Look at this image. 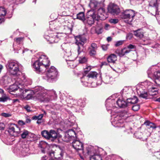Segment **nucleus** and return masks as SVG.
I'll return each mask as SVG.
<instances>
[{
	"instance_id": "nucleus-6",
	"label": "nucleus",
	"mask_w": 160,
	"mask_h": 160,
	"mask_svg": "<svg viewBox=\"0 0 160 160\" xmlns=\"http://www.w3.org/2000/svg\"><path fill=\"white\" fill-rule=\"evenodd\" d=\"M135 16V12L131 9L126 10L122 13V18L124 22L128 24H131Z\"/></svg>"
},
{
	"instance_id": "nucleus-55",
	"label": "nucleus",
	"mask_w": 160,
	"mask_h": 160,
	"mask_svg": "<svg viewBox=\"0 0 160 160\" xmlns=\"http://www.w3.org/2000/svg\"><path fill=\"white\" fill-rule=\"evenodd\" d=\"M109 46V44L102 45V49L104 51L107 50L108 48V47Z\"/></svg>"
},
{
	"instance_id": "nucleus-51",
	"label": "nucleus",
	"mask_w": 160,
	"mask_h": 160,
	"mask_svg": "<svg viewBox=\"0 0 160 160\" xmlns=\"http://www.w3.org/2000/svg\"><path fill=\"white\" fill-rule=\"evenodd\" d=\"M140 108V106L139 105H133L132 108V110L135 111H138Z\"/></svg>"
},
{
	"instance_id": "nucleus-9",
	"label": "nucleus",
	"mask_w": 160,
	"mask_h": 160,
	"mask_svg": "<svg viewBox=\"0 0 160 160\" xmlns=\"http://www.w3.org/2000/svg\"><path fill=\"white\" fill-rule=\"evenodd\" d=\"M63 33H58L57 34H50L49 35L45 34L44 38L49 42V43H53L58 42L61 38V35Z\"/></svg>"
},
{
	"instance_id": "nucleus-54",
	"label": "nucleus",
	"mask_w": 160,
	"mask_h": 160,
	"mask_svg": "<svg viewBox=\"0 0 160 160\" xmlns=\"http://www.w3.org/2000/svg\"><path fill=\"white\" fill-rule=\"evenodd\" d=\"M55 151L53 150H51L49 151V155L52 158L54 157L55 153Z\"/></svg>"
},
{
	"instance_id": "nucleus-40",
	"label": "nucleus",
	"mask_w": 160,
	"mask_h": 160,
	"mask_svg": "<svg viewBox=\"0 0 160 160\" xmlns=\"http://www.w3.org/2000/svg\"><path fill=\"white\" fill-rule=\"evenodd\" d=\"M81 79L82 82H86L87 83L89 82V80L90 78L89 77H88V75H83V77L81 78Z\"/></svg>"
},
{
	"instance_id": "nucleus-18",
	"label": "nucleus",
	"mask_w": 160,
	"mask_h": 160,
	"mask_svg": "<svg viewBox=\"0 0 160 160\" xmlns=\"http://www.w3.org/2000/svg\"><path fill=\"white\" fill-rule=\"evenodd\" d=\"M95 150L92 147H88L87 149V153L90 155V160H98L101 158L99 155L95 153Z\"/></svg>"
},
{
	"instance_id": "nucleus-25",
	"label": "nucleus",
	"mask_w": 160,
	"mask_h": 160,
	"mask_svg": "<svg viewBox=\"0 0 160 160\" xmlns=\"http://www.w3.org/2000/svg\"><path fill=\"white\" fill-rule=\"evenodd\" d=\"M54 158L58 160H61L63 159V153L60 150H55Z\"/></svg>"
},
{
	"instance_id": "nucleus-58",
	"label": "nucleus",
	"mask_w": 160,
	"mask_h": 160,
	"mask_svg": "<svg viewBox=\"0 0 160 160\" xmlns=\"http://www.w3.org/2000/svg\"><path fill=\"white\" fill-rule=\"evenodd\" d=\"M24 108L28 112H30L31 111V107L28 105H26L24 106Z\"/></svg>"
},
{
	"instance_id": "nucleus-8",
	"label": "nucleus",
	"mask_w": 160,
	"mask_h": 160,
	"mask_svg": "<svg viewBox=\"0 0 160 160\" xmlns=\"http://www.w3.org/2000/svg\"><path fill=\"white\" fill-rule=\"evenodd\" d=\"M88 13V16L85 19L84 22L88 25L91 26L94 23L95 20H98L100 19V16H96V14L94 11L90 10Z\"/></svg>"
},
{
	"instance_id": "nucleus-4",
	"label": "nucleus",
	"mask_w": 160,
	"mask_h": 160,
	"mask_svg": "<svg viewBox=\"0 0 160 160\" xmlns=\"http://www.w3.org/2000/svg\"><path fill=\"white\" fill-rule=\"evenodd\" d=\"M153 86V84L151 82L147 80L143 82L137 88V92L140 97L146 99L148 96L146 88L148 89Z\"/></svg>"
},
{
	"instance_id": "nucleus-64",
	"label": "nucleus",
	"mask_w": 160,
	"mask_h": 160,
	"mask_svg": "<svg viewBox=\"0 0 160 160\" xmlns=\"http://www.w3.org/2000/svg\"><path fill=\"white\" fill-rule=\"evenodd\" d=\"M110 27V25L108 24H106L105 25L104 28L106 30H108L109 29V28Z\"/></svg>"
},
{
	"instance_id": "nucleus-43",
	"label": "nucleus",
	"mask_w": 160,
	"mask_h": 160,
	"mask_svg": "<svg viewBox=\"0 0 160 160\" xmlns=\"http://www.w3.org/2000/svg\"><path fill=\"white\" fill-rule=\"evenodd\" d=\"M68 135V134L66 133L62 139V141L66 142H68L72 139Z\"/></svg>"
},
{
	"instance_id": "nucleus-34",
	"label": "nucleus",
	"mask_w": 160,
	"mask_h": 160,
	"mask_svg": "<svg viewBox=\"0 0 160 160\" xmlns=\"http://www.w3.org/2000/svg\"><path fill=\"white\" fill-rule=\"evenodd\" d=\"M148 94L149 95H152V92H155L158 93V90L156 87H153V86L150 87L148 88Z\"/></svg>"
},
{
	"instance_id": "nucleus-11",
	"label": "nucleus",
	"mask_w": 160,
	"mask_h": 160,
	"mask_svg": "<svg viewBox=\"0 0 160 160\" xmlns=\"http://www.w3.org/2000/svg\"><path fill=\"white\" fill-rule=\"evenodd\" d=\"M76 43L78 46V56L82 52L83 50L82 48L84 44L86 42L87 39L84 37H77L76 38Z\"/></svg>"
},
{
	"instance_id": "nucleus-57",
	"label": "nucleus",
	"mask_w": 160,
	"mask_h": 160,
	"mask_svg": "<svg viewBox=\"0 0 160 160\" xmlns=\"http://www.w3.org/2000/svg\"><path fill=\"white\" fill-rule=\"evenodd\" d=\"M91 47H92L91 49L97 50V46L96 44L95 43H93L91 45Z\"/></svg>"
},
{
	"instance_id": "nucleus-49",
	"label": "nucleus",
	"mask_w": 160,
	"mask_h": 160,
	"mask_svg": "<svg viewBox=\"0 0 160 160\" xmlns=\"http://www.w3.org/2000/svg\"><path fill=\"white\" fill-rule=\"evenodd\" d=\"M142 133L141 132H137L134 134V136L137 138L141 139L142 138Z\"/></svg>"
},
{
	"instance_id": "nucleus-26",
	"label": "nucleus",
	"mask_w": 160,
	"mask_h": 160,
	"mask_svg": "<svg viewBox=\"0 0 160 160\" xmlns=\"http://www.w3.org/2000/svg\"><path fill=\"white\" fill-rule=\"evenodd\" d=\"M117 104L120 108H125L128 104L127 102H126L122 99H119L117 101Z\"/></svg>"
},
{
	"instance_id": "nucleus-3",
	"label": "nucleus",
	"mask_w": 160,
	"mask_h": 160,
	"mask_svg": "<svg viewBox=\"0 0 160 160\" xmlns=\"http://www.w3.org/2000/svg\"><path fill=\"white\" fill-rule=\"evenodd\" d=\"M22 65L18 62L15 61L8 62L7 68L10 74L12 75L20 77L22 75L21 71Z\"/></svg>"
},
{
	"instance_id": "nucleus-53",
	"label": "nucleus",
	"mask_w": 160,
	"mask_h": 160,
	"mask_svg": "<svg viewBox=\"0 0 160 160\" xmlns=\"http://www.w3.org/2000/svg\"><path fill=\"white\" fill-rule=\"evenodd\" d=\"M109 22L111 23L116 24L118 22V20L116 19H111L109 20Z\"/></svg>"
},
{
	"instance_id": "nucleus-21",
	"label": "nucleus",
	"mask_w": 160,
	"mask_h": 160,
	"mask_svg": "<svg viewBox=\"0 0 160 160\" xmlns=\"http://www.w3.org/2000/svg\"><path fill=\"white\" fill-rule=\"evenodd\" d=\"M113 102H115L114 101L111 100L110 98L107 99L106 102V106L107 110L108 111H110L112 114L113 111L112 108H114V107L112 104Z\"/></svg>"
},
{
	"instance_id": "nucleus-37",
	"label": "nucleus",
	"mask_w": 160,
	"mask_h": 160,
	"mask_svg": "<svg viewBox=\"0 0 160 160\" xmlns=\"http://www.w3.org/2000/svg\"><path fill=\"white\" fill-rule=\"evenodd\" d=\"M66 133L68 134V136L72 139L74 138V135H76V133L75 131L72 129L68 130Z\"/></svg>"
},
{
	"instance_id": "nucleus-30",
	"label": "nucleus",
	"mask_w": 160,
	"mask_h": 160,
	"mask_svg": "<svg viewBox=\"0 0 160 160\" xmlns=\"http://www.w3.org/2000/svg\"><path fill=\"white\" fill-rule=\"evenodd\" d=\"M134 35L137 37L142 38L143 37V32L140 29L133 31Z\"/></svg>"
},
{
	"instance_id": "nucleus-50",
	"label": "nucleus",
	"mask_w": 160,
	"mask_h": 160,
	"mask_svg": "<svg viewBox=\"0 0 160 160\" xmlns=\"http://www.w3.org/2000/svg\"><path fill=\"white\" fill-rule=\"evenodd\" d=\"M96 50L90 48L89 53L91 56H94L96 54Z\"/></svg>"
},
{
	"instance_id": "nucleus-13",
	"label": "nucleus",
	"mask_w": 160,
	"mask_h": 160,
	"mask_svg": "<svg viewBox=\"0 0 160 160\" xmlns=\"http://www.w3.org/2000/svg\"><path fill=\"white\" fill-rule=\"evenodd\" d=\"M32 67L36 72L39 74L44 72L46 69L45 66H43L38 59L33 63Z\"/></svg>"
},
{
	"instance_id": "nucleus-7",
	"label": "nucleus",
	"mask_w": 160,
	"mask_h": 160,
	"mask_svg": "<svg viewBox=\"0 0 160 160\" xmlns=\"http://www.w3.org/2000/svg\"><path fill=\"white\" fill-rule=\"evenodd\" d=\"M129 115L126 111L121 112L117 115L114 119L112 121V124L114 126L117 125L116 127H119L120 124L123 122V120L126 119L129 116Z\"/></svg>"
},
{
	"instance_id": "nucleus-15",
	"label": "nucleus",
	"mask_w": 160,
	"mask_h": 160,
	"mask_svg": "<svg viewBox=\"0 0 160 160\" xmlns=\"http://www.w3.org/2000/svg\"><path fill=\"white\" fill-rule=\"evenodd\" d=\"M108 11L109 12L113 15H117L120 12V9L117 5L111 3L108 7Z\"/></svg>"
},
{
	"instance_id": "nucleus-24",
	"label": "nucleus",
	"mask_w": 160,
	"mask_h": 160,
	"mask_svg": "<svg viewBox=\"0 0 160 160\" xmlns=\"http://www.w3.org/2000/svg\"><path fill=\"white\" fill-rule=\"evenodd\" d=\"M107 60L108 62L114 63L117 60V57L114 54H111L107 58Z\"/></svg>"
},
{
	"instance_id": "nucleus-46",
	"label": "nucleus",
	"mask_w": 160,
	"mask_h": 160,
	"mask_svg": "<svg viewBox=\"0 0 160 160\" xmlns=\"http://www.w3.org/2000/svg\"><path fill=\"white\" fill-rule=\"evenodd\" d=\"M113 80V78L109 76H106L105 78V83L107 84L111 83Z\"/></svg>"
},
{
	"instance_id": "nucleus-42",
	"label": "nucleus",
	"mask_w": 160,
	"mask_h": 160,
	"mask_svg": "<svg viewBox=\"0 0 160 160\" xmlns=\"http://www.w3.org/2000/svg\"><path fill=\"white\" fill-rule=\"evenodd\" d=\"M132 91V89L130 88H128L126 87L123 89L122 92L123 94H130Z\"/></svg>"
},
{
	"instance_id": "nucleus-52",
	"label": "nucleus",
	"mask_w": 160,
	"mask_h": 160,
	"mask_svg": "<svg viewBox=\"0 0 160 160\" xmlns=\"http://www.w3.org/2000/svg\"><path fill=\"white\" fill-rule=\"evenodd\" d=\"M124 42V40H120L116 42L115 45L116 47H118L122 45Z\"/></svg>"
},
{
	"instance_id": "nucleus-17",
	"label": "nucleus",
	"mask_w": 160,
	"mask_h": 160,
	"mask_svg": "<svg viewBox=\"0 0 160 160\" xmlns=\"http://www.w3.org/2000/svg\"><path fill=\"white\" fill-rule=\"evenodd\" d=\"M38 60L44 66L46 69L50 65V61L48 60V57L46 55H42L38 59Z\"/></svg>"
},
{
	"instance_id": "nucleus-63",
	"label": "nucleus",
	"mask_w": 160,
	"mask_h": 160,
	"mask_svg": "<svg viewBox=\"0 0 160 160\" xmlns=\"http://www.w3.org/2000/svg\"><path fill=\"white\" fill-rule=\"evenodd\" d=\"M43 116V114H40L37 116V120H41Z\"/></svg>"
},
{
	"instance_id": "nucleus-60",
	"label": "nucleus",
	"mask_w": 160,
	"mask_h": 160,
	"mask_svg": "<svg viewBox=\"0 0 160 160\" xmlns=\"http://www.w3.org/2000/svg\"><path fill=\"white\" fill-rule=\"evenodd\" d=\"M133 37V35L132 33H129L127 35L126 38L129 40L131 39Z\"/></svg>"
},
{
	"instance_id": "nucleus-56",
	"label": "nucleus",
	"mask_w": 160,
	"mask_h": 160,
	"mask_svg": "<svg viewBox=\"0 0 160 160\" xmlns=\"http://www.w3.org/2000/svg\"><path fill=\"white\" fill-rule=\"evenodd\" d=\"M127 48L129 50H130V49H135L136 46L130 44L128 45Z\"/></svg>"
},
{
	"instance_id": "nucleus-20",
	"label": "nucleus",
	"mask_w": 160,
	"mask_h": 160,
	"mask_svg": "<svg viewBox=\"0 0 160 160\" xmlns=\"http://www.w3.org/2000/svg\"><path fill=\"white\" fill-rule=\"evenodd\" d=\"M73 147L76 150H83V145L82 143L79 140H75L72 142Z\"/></svg>"
},
{
	"instance_id": "nucleus-19",
	"label": "nucleus",
	"mask_w": 160,
	"mask_h": 160,
	"mask_svg": "<svg viewBox=\"0 0 160 160\" xmlns=\"http://www.w3.org/2000/svg\"><path fill=\"white\" fill-rule=\"evenodd\" d=\"M29 148L24 146L20 148L18 151L17 154L20 157H24L29 154Z\"/></svg>"
},
{
	"instance_id": "nucleus-45",
	"label": "nucleus",
	"mask_w": 160,
	"mask_h": 160,
	"mask_svg": "<svg viewBox=\"0 0 160 160\" xmlns=\"http://www.w3.org/2000/svg\"><path fill=\"white\" fill-rule=\"evenodd\" d=\"M29 134V132L26 130H24L21 134V137L22 138H25L27 137Z\"/></svg>"
},
{
	"instance_id": "nucleus-48",
	"label": "nucleus",
	"mask_w": 160,
	"mask_h": 160,
	"mask_svg": "<svg viewBox=\"0 0 160 160\" xmlns=\"http://www.w3.org/2000/svg\"><path fill=\"white\" fill-rule=\"evenodd\" d=\"M6 12L4 8L0 7V16H4L6 14Z\"/></svg>"
},
{
	"instance_id": "nucleus-32",
	"label": "nucleus",
	"mask_w": 160,
	"mask_h": 160,
	"mask_svg": "<svg viewBox=\"0 0 160 160\" xmlns=\"http://www.w3.org/2000/svg\"><path fill=\"white\" fill-rule=\"evenodd\" d=\"M131 51V50L128 49L127 47L124 48L121 50L119 55L120 56H123L129 53Z\"/></svg>"
},
{
	"instance_id": "nucleus-29",
	"label": "nucleus",
	"mask_w": 160,
	"mask_h": 160,
	"mask_svg": "<svg viewBox=\"0 0 160 160\" xmlns=\"http://www.w3.org/2000/svg\"><path fill=\"white\" fill-rule=\"evenodd\" d=\"M103 26L101 23L99 22L96 27L95 32L98 34H101L102 32Z\"/></svg>"
},
{
	"instance_id": "nucleus-2",
	"label": "nucleus",
	"mask_w": 160,
	"mask_h": 160,
	"mask_svg": "<svg viewBox=\"0 0 160 160\" xmlns=\"http://www.w3.org/2000/svg\"><path fill=\"white\" fill-rule=\"evenodd\" d=\"M25 81V77L24 76H21L20 77H18L16 80L15 83L9 86L8 88V92L11 93L12 92H14L19 90L20 92L18 93V94L19 95H23L25 93L28 91V90L22 89V86Z\"/></svg>"
},
{
	"instance_id": "nucleus-59",
	"label": "nucleus",
	"mask_w": 160,
	"mask_h": 160,
	"mask_svg": "<svg viewBox=\"0 0 160 160\" xmlns=\"http://www.w3.org/2000/svg\"><path fill=\"white\" fill-rule=\"evenodd\" d=\"M2 115L5 117H8L11 116V114L9 113H3L2 114Z\"/></svg>"
},
{
	"instance_id": "nucleus-33",
	"label": "nucleus",
	"mask_w": 160,
	"mask_h": 160,
	"mask_svg": "<svg viewBox=\"0 0 160 160\" xmlns=\"http://www.w3.org/2000/svg\"><path fill=\"white\" fill-rule=\"evenodd\" d=\"M144 124L148 126V128H152L153 129H155L156 128V126L154 123L150 122L148 121L145 122Z\"/></svg>"
},
{
	"instance_id": "nucleus-1",
	"label": "nucleus",
	"mask_w": 160,
	"mask_h": 160,
	"mask_svg": "<svg viewBox=\"0 0 160 160\" xmlns=\"http://www.w3.org/2000/svg\"><path fill=\"white\" fill-rule=\"evenodd\" d=\"M34 92L36 98L41 102H48L56 95L54 91L48 90L41 86L36 87Z\"/></svg>"
},
{
	"instance_id": "nucleus-62",
	"label": "nucleus",
	"mask_w": 160,
	"mask_h": 160,
	"mask_svg": "<svg viewBox=\"0 0 160 160\" xmlns=\"http://www.w3.org/2000/svg\"><path fill=\"white\" fill-rule=\"evenodd\" d=\"M85 69L86 70L85 71V72H88L91 69V67L90 66H87Z\"/></svg>"
},
{
	"instance_id": "nucleus-23",
	"label": "nucleus",
	"mask_w": 160,
	"mask_h": 160,
	"mask_svg": "<svg viewBox=\"0 0 160 160\" xmlns=\"http://www.w3.org/2000/svg\"><path fill=\"white\" fill-rule=\"evenodd\" d=\"M61 47L64 50H65V53L64 54L65 56L69 57L71 55L70 46L68 43H64L61 45Z\"/></svg>"
},
{
	"instance_id": "nucleus-47",
	"label": "nucleus",
	"mask_w": 160,
	"mask_h": 160,
	"mask_svg": "<svg viewBox=\"0 0 160 160\" xmlns=\"http://www.w3.org/2000/svg\"><path fill=\"white\" fill-rule=\"evenodd\" d=\"M77 105L81 107H84L85 105V101L81 99H79L77 102Z\"/></svg>"
},
{
	"instance_id": "nucleus-12",
	"label": "nucleus",
	"mask_w": 160,
	"mask_h": 160,
	"mask_svg": "<svg viewBox=\"0 0 160 160\" xmlns=\"http://www.w3.org/2000/svg\"><path fill=\"white\" fill-rule=\"evenodd\" d=\"M153 70L151 69H149L147 73L148 74V77L150 78H153L155 79L154 82L158 86L160 85V72L157 71L154 72L153 73L152 72Z\"/></svg>"
},
{
	"instance_id": "nucleus-27",
	"label": "nucleus",
	"mask_w": 160,
	"mask_h": 160,
	"mask_svg": "<svg viewBox=\"0 0 160 160\" xmlns=\"http://www.w3.org/2000/svg\"><path fill=\"white\" fill-rule=\"evenodd\" d=\"M67 64L68 66L72 68H75L77 65V63L76 62V61L72 60L70 59H66Z\"/></svg>"
},
{
	"instance_id": "nucleus-14",
	"label": "nucleus",
	"mask_w": 160,
	"mask_h": 160,
	"mask_svg": "<svg viewBox=\"0 0 160 160\" xmlns=\"http://www.w3.org/2000/svg\"><path fill=\"white\" fill-rule=\"evenodd\" d=\"M150 4L152 6L151 11L154 15H158V7H160V1H158L157 0H152L150 1Z\"/></svg>"
},
{
	"instance_id": "nucleus-44",
	"label": "nucleus",
	"mask_w": 160,
	"mask_h": 160,
	"mask_svg": "<svg viewBox=\"0 0 160 160\" xmlns=\"http://www.w3.org/2000/svg\"><path fill=\"white\" fill-rule=\"evenodd\" d=\"M97 74V73L96 72H90L88 75L90 79L91 78H96Z\"/></svg>"
},
{
	"instance_id": "nucleus-31",
	"label": "nucleus",
	"mask_w": 160,
	"mask_h": 160,
	"mask_svg": "<svg viewBox=\"0 0 160 160\" xmlns=\"http://www.w3.org/2000/svg\"><path fill=\"white\" fill-rule=\"evenodd\" d=\"M138 99L137 97L134 96L131 98H128L127 99V102L128 104L129 103L134 104L137 103L138 102Z\"/></svg>"
},
{
	"instance_id": "nucleus-41",
	"label": "nucleus",
	"mask_w": 160,
	"mask_h": 160,
	"mask_svg": "<svg viewBox=\"0 0 160 160\" xmlns=\"http://www.w3.org/2000/svg\"><path fill=\"white\" fill-rule=\"evenodd\" d=\"M87 61V58L85 56L82 57H79V62L80 63H83L86 62Z\"/></svg>"
},
{
	"instance_id": "nucleus-28",
	"label": "nucleus",
	"mask_w": 160,
	"mask_h": 160,
	"mask_svg": "<svg viewBox=\"0 0 160 160\" xmlns=\"http://www.w3.org/2000/svg\"><path fill=\"white\" fill-rule=\"evenodd\" d=\"M38 146L39 147L42 149V151L43 153L45 152L44 149L49 147V145L47 142L43 141H40L39 142Z\"/></svg>"
},
{
	"instance_id": "nucleus-39",
	"label": "nucleus",
	"mask_w": 160,
	"mask_h": 160,
	"mask_svg": "<svg viewBox=\"0 0 160 160\" xmlns=\"http://www.w3.org/2000/svg\"><path fill=\"white\" fill-rule=\"evenodd\" d=\"M9 99V97L6 94H3L0 98V102H5Z\"/></svg>"
},
{
	"instance_id": "nucleus-36",
	"label": "nucleus",
	"mask_w": 160,
	"mask_h": 160,
	"mask_svg": "<svg viewBox=\"0 0 160 160\" xmlns=\"http://www.w3.org/2000/svg\"><path fill=\"white\" fill-rule=\"evenodd\" d=\"M98 15L96 14V16L97 15H99L100 16V18L99 20H101V17L102 15V14L104 12V9L102 8L101 7V5H100V7L99 8H98Z\"/></svg>"
},
{
	"instance_id": "nucleus-10",
	"label": "nucleus",
	"mask_w": 160,
	"mask_h": 160,
	"mask_svg": "<svg viewBox=\"0 0 160 160\" xmlns=\"http://www.w3.org/2000/svg\"><path fill=\"white\" fill-rule=\"evenodd\" d=\"M58 74L57 70L53 66H51L47 70L46 72L48 80L55 79L57 77Z\"/></svg>"
},
{
	"instance_id": "nucleus-22",
	"label": "nucleus",
	"mask_w": 160,
	"mask_h": 160,
	"mask_svg": "<svg viewBox=\"0 0 160 160\" xmlns=\"http://www.w3.org/2000/svg\"><path fill=\"white\" fill-rule=\"evenodd\" d=\"M101 3L98 2L96 0H91L89 4V6L92 10L94 11V9H97L100 7Z\"/></svg>"
},
{
	"instance_id": "nucleus-35",
	"label": "nucleus",
	"mask_w": 160,
	"mask_h": 160,
	"mask_svg": "<svg viewBox=\"0 0 160 160\" xmlns=\"http://www.w3.org/2000/svg\"><path fill=\"white\" fill-rule=\"evenodd\" d=\"M24 39V37L16 38L14 39V42L18 44H21L23 43Z\"/></svg>"
},
{
	"instance_id": "nucleus-5",
	"label": "nucleus",
	"mask_w": 160,
	"mask_h": 160,
	"mask_svg": "<svg viewBox=\"0 0 160 160\" xmlns=\"http://www.w3.org/2000/svg\"><path fill=\"white\" fill-rule=\"evenodd\" d=\"M41 135L48 139H51L52 141H54L57 138L60 139L62 138L61 135L58 134L53 130H51L49 132L46 130H43L41 132Z\"/></svg>"
},
{
	"instance_id": "nucleus-38",
	"label": "nucleus",
	"mask_w": 160,
	"mask_h": 160,
	"mask_svg": "<svg viewBox=\"0 0 160 160\" xmlns=\"http://www.w3.org/2000/svg\"><path fill=\"white\" fill-rule=\"evenodd\" d=\"M77 18L79 20L83 21L85 20V15L83 12H81L77 14Z\"/></svg>"
},
{
	"instance_id": "nucleus-61",
	"label": "nucleus",
	"mask_w": 160,
	"mask_h": 160,
	"mask_svg": "<svg viewBox=\"0 0 160 160\" xmlns=\"http://www.w3.org/2000/svg\"><path fill=\"white\" fill-rule=\"evenodd\" d=\"M32 97V95L31 94L28 93L26 97L27 99H29Z\"/></svg>"
},
{
	"instance_id": "nucleus-16",
	"label": "nucleus",
	"mask_w": 160,
	"mask_h": 160,
	"mask_svg": "<svg viewBox=\"0 0 160 160\" xmlns=\"http://www.w3.org/2000/svg\"><path fill=\"white\" fill-rule=\"evenodd\" d=\"M8 132L11 135L14 136H18L21 132L20 128L15 124H13L10 126Z\"/></svg>"
}]
</instances>
